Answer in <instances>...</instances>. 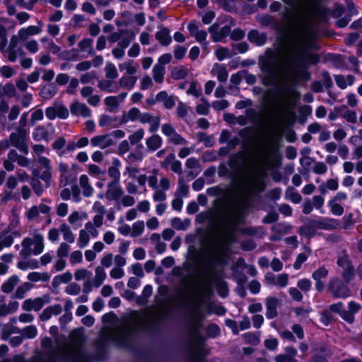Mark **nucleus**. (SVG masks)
Listing matches in <instances>:
<instances>
[{"label":"nucleus","instance_id":"f257e3e1","mask_svg":"<svg viewBox=\"0 0 362 362\" xmlns=\"http://www.w3.org/2000/svg\"><path fill=\"white\" fill-rule=\"evenodd\" d=\"M321 0H282L289 6L284 18L292 25L287 34L284 52L280 57L272 49H267L259 58V66L264 73L262 83L278 88L286 93L288 87L300 78L308 76L305 69L308 64L319 62L317 54L309 52L315 33L312 28L315 8Z\"/></svg>","mask_w":362,"mask_h":362},{"label":"nucleus","instance_id":"f03ea898","mask_svg":"<svg viewBox=\"0 0 362 362\" xmlns=\"http://www.w3.org/2000/svg\"><path fill=\"white\" fill-rule=\"evenodd\" d=\"M71 341L66 344L52 352V356H59L66 362H86L85 355L81 349L79 332H72Z\"/></svg>","mask_w":362,"mask_h":362},{"label":"nucleus","instance_id":"7ed1b4c3","mask_svg":"<svg viewBox=\"0 0 362 362\" xmlns=\"http://www.w3.org/2000/svg\"><path fill=\"white\" fill-rule=\"evenodd\" d=\"M242 215L240 211H235L221 221L214 235L216 243L224 247L233 238V231L240 223Z\"/></svg>","mask_w":362,"mask_h":362},{"label":"nucleus","instance_id":"20e7f679","mask_svg":"<svg viewBox=\"0 0 362 362\" xmlns=\"http://www.w3.org/2000/svg\"><path fill=\"white\" fill-rule=\"evenodd\" d=\"M151 315L148 313H136L132 318L123 323L116 331V337L119 340L127 339L135 330L143 329L151 320Z\"/></svg>","mask_w":362,"mask_h":362},{"label":"nucleus","instance_id":"39448f33","mask_svg":"<svg viewBox=\"0 0 362 362\" xmlns=\"http://www.w3.org/2000/svg\"><path fill=\"white\" fill-rule=\"evenodd\" d=\"M22 250L20 255L23 257L29 256L30 254L38 255L44 250V236L39 233H34L31 237L23 238L21 242Z\"/></svg>","mask_w":362,"mask_h":362},{"label":"nucleus","instance_id":"423d86ee","mask_svg":"<svg viewBox=\"0 0 362 362\" xmlns=\"http://www.w3.org/2000/svg\"><path fill=\"white\" fill-rule=\"evenodd\" d=\"M19 39L18 35H13L10 39L8 45H7V39L5 40V45L4 47L1 44H0V52L2 53L4 57H6L11 62H16L18 56H22L24 54L22 49L18 47Z\"/></svg>","mask_w":362,"mask_h":362},{"label":"nucleus","instance_id":"0eeeda50","mask_svg":"<svg viewBox=\"0 0 362 362\" xmlns=\"http://www.w3.org/2000/svg\"><path fill=\"white\" fill-rule=\"evenodd\" d=\"M343 280L338 277L331 278L328 283V291L335 298H346L351 295V291Z\"/></svg>","mask_w":362,"mask_h":362},{"label":"nucleus","instance_id":"6e6552de","mask_svg":"<svg viewBox=\"0 0 362 362\" xmlns=\"http://www.w3.org/2000/svg\"><path fill=\"white\" fill-rule=\"evenodd\" d=\"M28 132L23 129H16V131L9 136L11 145L25 154L28 153Z\"/></svg>","mask_w":362,"mask_h":362},{"label":"nucleus","instance_id":"1a4fd4ad","mask_svg":"<svg viewBox=\"0 0 362 362\" xmlns=\"http://www.w3.org/2000/svg\"><path fill=\"white\" fill-rule=\"evenodd\" d=\"M264 173L254 170L246 178L245 185L250 192H260L264 189Z\"/></svg>","mask_w":362,"mask_h":362},{"label":"nucleus","instance_id":"9d476101","mask_svg":"<svg viewBox=\"0 0 362 362\" xmlns=\"http://www.w3.org/2000/svg\"><path fill=\"white\" fill-rule=\"evenodd\" d=\"M45 115L50 120H54L56 118L66 119L69 116V111L61 102H55L52 106L45 109Z\"/></svg>","mask_w":362,"mask_h":362},{"label":"nucleus","instance_id":"9b49d317","mask_svg":"<svg viewBox=\"0 0 362 362\" xmlns=\"http://www.w3.org/2000/svg\"><path fill=\"white\" fill-rule=\"evenodd\" d=\"M49 302V296L45 295L42 297L35 298L34 299L28 298L24 300L22 305L23 310L25 311H39L42 308L45 304Z\"/></svg>","mask_w":362,"mask_h":362},{"label":"nucleus","instance_id":"f8f14e48","mask_svg":"<svg viewBox=\"0 0 362 362\" xmlns=\"http://www.w3.org/2000/svg\"><path fill=\"white\" fill-rule=\"evenodd\" d=\"M124 191L120 185V182H109L107 185V190L105 197L108 201H115L118 202L122 195Z\"/></svg>","mask_w":362,"mask_h":362},{"label":"nucleus","instance_id":"ddd939ff","mask_svg":"<svg viewBox=\"0 0 362 362\" xmlns=\"http://www.w3.org/2000/svg\"><path fill=\"white\" fill-rule=\"evenodd\" d=\"M187 30H189L190 35L194 37L197 42L202 45L204 49L207 47L209 42L206 41L207 37L206 31L200 30L194 21H191L187 25Z\"/></svg>","mask_w":362,"mask_h":362},{"label":"nucleus","instance_id":"4468645a","mask_svg":"<svg viewBox=\"0 0 362 362\" xmlns=\"http://www.w3.org/2000/svg\"><path fill=\"white\" fill-rule=\"evenodd\" d=\"M208 31L211 35V40L217 42L222 41L230 34V28L228 25L220 28L217 23H214L209 28Z\"/></svg>","mask_w":362,"mask_h":362},{"label":"nucleus","instance_id":"2eb2a0df","mask_svg":"<svg viewBox=\"0 0 362 362\" xmlns=\"http://www.w3.org/2000/svg\"><path fill=\"white\" fill-rule=\"evenodd\" d=\"M69 109L71 115L74 116L87 118L90 117L92 115L91 110L85 103L78 100H74L71 103Z\"/></svg>","mask_w":362,"mask_h":362},{"label":"nucleus","instance_id":"dca6fc26","mask_svg":"<svg viewBox=\"0 0 362 362\" xmlns=\"http://www.w3.org/2000/svg\"><path fill=\"white\" fill-rule=\"evenodd\" d=\"M265 281L269 286L284 288L288 284V275L287 274L274 275L272 273H268L265 275Z\"/></svg>","mask_w":362,"mask_h":362},{"label":"nucleus","instance_id":"f3484780","mask_svg":"<svg viewBox=\"0 0 362 362\" xmlns=\"http://www.w3.org/2000/svg\"><path fill=\"white\" fill-rule=\"evenodd\" d=\"M141 124H148V131L151 133L156 132L160 127V117L158 116H153L148 112H141L139 120Z\"/></svg>","mask_w":362,"mask_h":362},{"label":"nucleus","instance_id":"a211bd4d","mask_svg":"<svg viewBox=\"0 0 362 362\" xmlns=\"http://www.w3.org/2000/svg\"><path fill=\"white\" fill-rule=\"evenodd\" d=\"M279 300L276 297H268L265 299L266 317L268 319H273L278 315V306Z\"/></svg>","mask_w":362,"mask_h":362},{"label":"nucleus","instance_id":"6ab92c4d","mask_svg":"<svg viewBox=\"0 0 362 362\" xmlns=\"http://www.w3.org/2000/svg\"><path fill=\"white\" fill-rule=\"evenodd\" d=\"M315 226L322 230H334L337 229L339 223V221L332 218L324 217L314 222Z\"/></svg>","mask_w":362,"mask_h":362},{"label":"nucleus","instance_id":"aec40b11","mask_svg":"<svg viewBox=\"0 0 362 362\" xmlns=\"http://www.w3.org/2000/svg\"><path fill=\"white\" fill-rule=\"evenodd\" d=\"M127 95V93H121L117 95L106 97L104 100V103L108 107L110 112H113L124 100Z\"/></svg>","mask_w":362,"mask_h":362},{"label":"nucleus","instance_id":"412c9836","mask_svg":"<svg viewBox=\"0 0 362 362\" xmlns=\"http://www.w3.org/2000/svg\"><path fill=\"white\" fill-rule=\"evenodd\" d=\"M90 144L93 147H99L104 149L110 146L113 141L110 134L95 136L90 139Z\"/></svg>","mask_w":362,"mask_h":362},{"label":"nucleus","instance_id":"4be33fe9","mask_svg":"<svg viewBox=\"0 0 362 362\" xmlns=\"http://www.w3.org/2000/svg\"><path fill=\"white\" fill-rule=\"evenodd\" d=\"M51 211L49 206L44 204H40L38 206H32L28 211L25 212V217L28 220H33L37 218L40 214H48Z\"/></svg>","mask_w":362,"mask_h":362},{"label":"nucleus","instance_id":"5701e85b","mask_svg":"<svg viewBox=\"0 0 362 362\" xmlns=\"http://www.w3.org/2000/svg\"><path fill=\"white\" fill-rule=\"evenodd\" d=\"M156 100L163 103L166 109L170 110L175 105L176 98L173 95H169L166 91L162 90L156 95Z\"/></svg>","mask_w":362,"mask_h":362},{"label":"nucleus","instance_id":"b1692460","mask_svg":"<svg viewBox=\"0 0 362 362\" xmlns=\"http://www.w3.org/2000/svg\"><path fill=\"white\" fill-rule=\"evenodd\" d=\"M122 163L118 158H113L112 165L108 168L107 174L112 179L111 182H120Z\"/></svg>","mask_w":362,"mask_h":362},{"label":"nucleus","instance_id":"393cba45","mask_svg":"<svg viewBox=\"0 0 362 362\" xmlns=\"http://www.w3.org/2000/svg\"><path fill=\"white\" fill-rule=\"evenodd\" d=\"M186 168L189 170L188 175L192 178L197 177L202 171L199 161L196 158H189L186 160Z\"/></svg>","mask_w":362,"mask_h":362},{"label":"nucleus","instance_id":"a878e982","mask_svg":"<svg viewBox=\"0 0 362 362\" xmlns=\"http://www.w3.org/2000/svg\"><path fill=\"white\" fill-rule=\"evenodd\" d=\"M62 311V307L60 304H54L46 308L40 314V318L42 321H47L52 315H59Z\"/></svg>","mask_w":362,"mask_h":362},{"label":"nucleus","instance_id":"bb28decb","mask_svg":"<svg viewBox=\"0 0 362 362\" xmlns=\"http://www.w3.org/2000/svg\"><path fill=\"white\" fill-rule=\"evenodd\" d=\"M248 40L255 44L257 46H262L267 42V35L265 33H259L257 30H252L249 32L247 35Z\"/></svg>","mask_w":362,"mask_h":362},{"label":"nucleus","instance_id":"cd10ccee","mask_svg":"<svg viewBox=\"0 0 362 362\" xmlns=\"http://www.w3.org/2000/svg\"><path fill=\"white\" fill-rule=\"evenodd\" d=\"M141 111L136 107H132L122 115L120 123L127 124L129 122L139 120Z\"/></svg>","mask_w":362,"mask_h":362},{"label":"nucleus","instance_id":"c85d7f7f","mask_svg":"<svg viewBox=\"0 0 362 362\" xmlns=\"http://www.w3.org/2000/svg\"><path fill=\"white\" fill-rule=\"evenodd\" d=\"M98 87L107 93H116L119 90V86L114 80L102 79L98 81Z\"/></svg>","mask_w":362,"mask_h":362},{"label":"nucleus","instance_id":"c756f323","mask_svg":"<svg viewBox=\"0 0 362 362\" xmlns=\"http://www.w3.org/2000/svg\"><path fill=\"white\" fill-rule=\"evenodd\" d=\"M211 74L217 77V79L223 83L226 82L228 77V72L223 64H215L211 69Z\"/></svg>","mask_w":362,"mask_h":362},{"label":"nucleus","instance_id":"7c9ffc66","mask_svg":"<svg viewBox=\"0 0 362 362\" xmlns=\"http://www.w3.org/2000/svg\"><path fill=\"white\" fill-rule=\"evenodd\" d=\"M163 139L158 134H153L146 139L147 149L151 152H154L161 147Z\"/></svg>","mask_w":362,"mask_h":362},{"label":"nucleus","instance_id":"2f4dec72","mask_svg":"<svg viewBox=\"0 0 362 362\" xmlns=\"http://www.w3.org/2000/svg\"><path fill=\"white\" fill-rule=\"evenodd\" d=\"M155 37L156 39L163 46H168L172 42L170 30L167 28H163L160 30L157 31Z\"/></svg>","mask_w":362,"mask_h":362},{"label":"nucleus","instance_id":"473e14b6","mask_svg":"<svg viewBox=\"0 0 362 362\" xmlns=\"http://www.w3.org/2000/svg\"><path fill=\"white\" fill-rule=\"evenodd\" d=\"M20 279L17 275L11 276L6 281H4L1 286V290L4 293H10L13 291L15 286L19 283Z\"/></svg>","mask_w":362,"mask_h":362},{"label":"nucleus","instance_id":"72a5a7b5","mask_svg":"<svg viewBox=\"0 0 362 362\" xmlns=\"http://www.w3.org/2000/svg\"><path fill=\"white\" fill-rule=\"evenodd\" d=\"M42 30L35 26V25H30L27 28H21L18 30V35L21 40H25L30 35H35L40 33Z\"/></svg>","mask_w":362,"mask_h":362},{"label":"nucleus","instance_id":"f704fd0d","mask_svg":"<svg viewBox=\"0 0 362 362\" xmlns=\"http://www.w3.org/2000/svg\"><path fill=\"white\" fill-rule=\"evenodd\" d=\"M120 71H125L127 75L134 76L138 71L139 64L134 60H128L119 65Z\"/></svg>","mask_w":362,"mask_h":362},{"label":"nucleus","instance_id":"c9c22d12","mask_svg":"<svg viewBox=\"0 0 362 362\" xmlns=\"http://www.w3.org/2000/svg\"><path fill=\"white\" fill-rule=\"evenodd\" d=\"M137 81V77L124 74L119 80V86L127 90H131L134 88Z\"/></svg>","mask_w":362,"mask_h":362},{"label":"nucleus","instance_id":"e433bc0d","mask_svg":"<svg viewBox=\"0 0 362 362\" xmlns=\"http://www.w3.org/2000/svg\"><path fill=\"white\" fill-rule=\"evenodd\" d=\"M79 184L83 189V194L85 197H89L93 194L94 189L89 183V179L86 175H81L79 177Z\"/></svg>","mask_w":362,"mask_h":362},{"label":"nucleus","instance_id":"4c0bfd02","mask_svg":"<svg viewBox=\"0 0 362 362\" xmlns=\"http://www.w3.org/2000/svg\"><path fill=\"white\" fill-rule=\"evenodd\" d=\"M106 276L107 275L104 268L100 266L97 267L95 270V276L93 280V286L96 288L100 287L105 280Z\"/></svg>","mask_w":362,"mask_h":362},{"label":"nucleus","instance_id":"58836bf2","mask_svg":"<svg viewBox=\"0 0 362 362\" xmlns=\"http://www.w3.org/2000/svg\"><path fill=\"white\" fill-rule=\"evenodd\" d=\"M59 231L63 235V238L65 241L69 243H74L75 241V237L71 231L70 226L63 223L59 226Z\"/></svg>","mask_w":362,"mask_h":362},{"label":"nucleus","instance_id":"ea45409f","mask_svg":"<svg viewBox=\"0 0 362 362\" xmlns=\"http://www.w3.org/2000/svg\"><path fill=\"white\" fill-rule=\"evenodd\" d=\"M57 92L56 86L53 84L45 85L40 92V95L45 100H49L53 98Z\"/></svg>","mask_w":362,"mask_h":362},{"label":"nucleus","instance_id":"a19ab883","mask_svg":"<svg viewBox=\"0 0 362 362\" xmlns=\"http://www.w3.org/2000/svg\"><path fill=\"white\" fill-rule=\"evenodd\" d=\"M33 285L29 282H24L17 287L16 291L12 296L13 298L22 299L25 297L26 293L31 290Z\"/></svg>","mask_w":362,"mask_h":362},{"label":"nucleus","instance_id":"79ce46f5","mask_svg":"<svg viewBox=\"0 0 362 362\" xmlns=\"http://www.w3.org/2000/svg\"><path fill=\"white\" fill-rule=\"evenodd\" d=\"M17 267L23 271L34 269L39 267V262L37 259H23L18 262Z\"/></svg>","mask_w":362,"mask_h":362},{"label":"nucleus","instance_id":"37998d69","mask_svg":"<svg viewBox=\"0 0 362 362\" xmlns=\"http://www.w3.org/2000/svg\"><path fill=\"white\" fill-rule=\"evenodd\" d=\"M13 235H10L9 231L4 230L0 233V252L4 248L10 247L13 242Z\"/></svg>","mask_w":362,"mask_h":362},{"label":"nucleus","instance_id":"c03bdc74","mask_svg":"<svg viewBox=\"0 0 362 362\" xmlns=\"http://www.w3.org/2000/svg\"><path fill=\"white\" fill-rule=\"evenodd\" d=\"M60 173L61 180L59 181L60 186H66L68 184L69 166L64 162H60L58 165Z\"/></svg>","mask_w":362,"mask_h":362},{"label":"nucleus","instance_id":"a18cd8bd","mask_svg":"<svg viewBox=\"0 0 362 362\" xmlns=\"http://www.w3.org/2000/svg\"><path fill=\"white\" fill-rule=\"evenodd\" d=\"M66 139L61 136L57 139L52 144V148L57 153L59 156H62L65 154L66 151L64 148L66 146Z\"/></svg>","mask_w":362,"mask_h":362},{"label":"nucleus","instance_id":"49530a36","mask_svg":"<svg viewBox=\"0 0 362 362\" xmlns=\"http://www.w3.org/2000/svg\"><path fill=\"white\" fill-rule=\"evenodd\" d=\"M153 78L156 83H162L164 80L165 73V67H162L160 64H155L152 69Z\"/></svg>","mask_w":362,"mask_h":362},{"label":"nucleus","instance_id":"de8ad7c7","mask_svg":"<svg viewBox=\"0 0 362 362\" xmlns=\"http://www.w3.org/2000/svg\"><path fill=\"white\" fill-rule=\"evenodd\" d=\"M33 136L35 141L49 139L47 130L42 125H40L34 129L33 132Z\"/></svg>","mask_w":362,"mask_h":362},{"label":"nucleus","instance_id":"09e8293b","mask_svg":"<svg viewBox=\"0 0 362 362\" xmlns=\"http://www.w3.org/2000/svg\"><path fill=\"white\" fill-rule=\"evenodd\" d=\"M144 156H145V155L141 151L136 150V151L130 152L125 158V160L127 163H128L129 164H133L135 163H139V162L142 161Z\"/></svg>","mask_w":362,"mask_h":362},{"label":"nucleus","instance_id":"8fccbe9b","mask_svg":"<svg viewBox=\"0 0 362 362\" xmlns=\"http://www.w3.org/2000/svg\"><path fill=\"white\" fill-rule=\"evenodd\" d=\"M78 46L81 52H87L88 55H93L94 54L93 49V40L91 39H83L78 42Z\"/></svg>","mask_w":362,"mask_h":362},{"label":"nucleus","instance_id":"3c124183","mask_svg":"<svg viewBox=\"0 0 362 362\" xmlns=\"http://www.w3.org/2000/svg\"><path fill=\"white\" fill-rule=\"evenodd\" d=\"M27 278L29 281L37 282L39 281H46L49 279V275L47 273H40L37 272H33L28 274Z\"/></svg>","mask_w":362,"mask_h":362},{"label":"nucleus","instance_id":"603ef678","mask_svg":"<svg viewBox=\"0 0 362 362\" xmlns=\"http://www.w3.org/2000/svg\"><path fill=\"white\" fill-rule=\"evenodd\" d=\"M72 274L70 272H66L54 277L53 285L69 283L72 279Z\"/></svg>","mask_w":362,"mask_h":362},{"label":"nucleus","instance_id":"864d4df0","mask_svg":"<svg viewBox=\"0 0 362 362\" xmlns=\"http://www.w3.org/2000/svg\"><path fill=\"white\" fill-rule=\"evenodd\" d=\"M90 235L88 231L84 229H81L79 231L78 238L77 241V245L80 248H84L86 247L90 241Z\"/></svg>","mask_w":362,"mask_h":362},{"label":"nucleus","instance_id":"5fc2aeb1","mask_svg":"<svg viewBox=\"0 0 362 362\" xmlns=\"http://www.w3.org/2000/svg\"><path fill=\"white\" fill-rule=\"evenodd\" d=\"M201 103L196 107V112L201 115H207L209 112L210 104L205 98H201Z\"/></svg>","mask_w":362,"mask_h":362},{"label":"nucleus","instance_id":"6e6d98bb","mask_svg":"<svg viewBox=\"0 0 362 362\" xmlns=\"http://www.w3.org/2000/svg\"><path fill=\"white\" fill-rule=\"evenodd\" d=\"M105 77L107 79L115 80L118 77L116 66L112 63H107L105 67Z\"/></svg>","mask_w":362,"mask_h":362},{"label":"nucleus","instance_id":"4d7b16f0","mask_svg":"<svg viewBox=\"0 0 362 362\" xmlns=\"http://www.w3.org/2000/svg\"><path fill=\"white\" fill-rule=\"evenodd\" d=\"M145 228L144 221H138L133 223L131 232V236L133 238L140 236Z\"/></svg>","mask_w":362,"mask_h":362},{"label":"nucleus","instance_id":"13d9d810","mask_svg":"<svg viewBox=\"0 0 362 362\" xmlns=\"http://www.w3.org/2000/svg\"><path fill=\"white\" fill-rule=\"evenodd\" d=\"M153 292V288L150 285H146L144 286L142 296L137 298V303L139 305H144L147 303L148 298L151 296Z\"/></svg>","mask_w":362,"mask_h":362},{"label":"nucleus","instance_id":"bf43d9fd","mask_svg":"<svg viewBox=\"0 0 362 362\" xmlns=\"http://www.w3.org/2000/svg\"><path fill=\"white\" fill-rule=\"evenodd\" d=\"M144 130L140 128L135 131L133 134H130L128 139L132 145H135L140 142L144 136Z\"/></svg>","mask_w":362,"mask_h":362},{"label":"nucleus","instance_id":"052dcab7","mask_svg":"<svg viewBox=\"0 0 362 362\" xmlns=\"http://www.w3.org/2000/svg\"><path fill=\"white\" fill-rule=\"evenodd\" d=\"M83 217L77 211H72L68 217V222L73 226H81Z\"/></svg>","mask_w":362,"mask_h":362},{"label":"nucleus","instance_id":"680f3d73","mask_svg":"<svg viewBox=\"0 0 362 362\" xmlns=\"http://www.w3.org/2000/svg\"><path fill=\"white\" fill-rule=\"evenodd\" d=\"M328 206L329 207L330 211L333 215L341 216L344 212V207L333 200H329L328 202Z\"/></svg>","mask_w":362,"mask_h":362},{"label":"nucleus","instance_id":"e2e57ef3","mask_svg":"<svg viewBox=\"0 0 362 362\" xmlns=\"http://www.w3.org/2000/svg\"><path fill=\"white\" fill-rule=\"evenodd\" d=\"M246 341L252 345H257L260 341V332H247L243 334Z\"/></svg>","mask_w":362,"mask_h":362},{"label":"nucleus","instance_id":"0e129e2a","mask_svg":"<svg viewBox=\"0 0 362 362\" xmlns=\"http://www.w3.org/2000/svg\"><path fill=\"white\" fill-rule=\"evenodd\" d=\"M134 39V35L128 30L127 34H124L118 42V46L126 49Z\"/></svg>","mask_w":362,"mask_h":362},{"label":"nucleus","instance_id":"69168bd1","mask_svg":"<svg viewBox=\"0 0 362 362\" xmlns=\"http://www.w3.org/2000/svg\"><path fill=\"white\" fill-rule=\"evenodd\" d=\"M21 334L24 338L33 339L37 336V329L35 325L27 326L23 329Z\"/></svg>","mask_w":362,"mask_h":362},{"label":"nucleus","instance_id":"338daca9","mask_svg":"<svg viewBox=\"0 0 362 362\" xmlns=\"http://www.w3.org/2000/svg\"><path fill=\"white\" fill-rule=\"evenodd\" d=\"M325 203V199L320 195H315L313 197V206L317 210L320 211V214H325V209H323Z\"/></svg>","mask_w":362,"mask_h":362},{"label":"nucleus","instance_id":"774afa93","mask_svg":"<svg viewBox=\"0 0 362 362\" xmlns=\"http://www.w3.org/2000/svg\"><path fill=\"white\" fill-rule=\"evenodd\" d=\"M215 56L218 61H223L230 57V50L226 47L219 46L215 50Z\"/></svg>","mask_w":362,"mask_h":362}]
</instances>
